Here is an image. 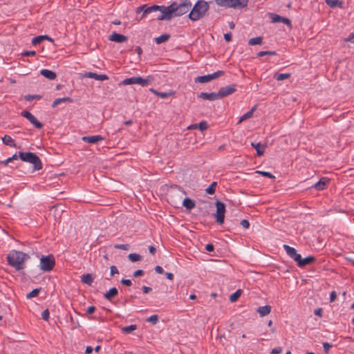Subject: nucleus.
Returning a JSON list of instances; mask_svg holds the SVG:
<instances>
[{
    "label": "nucleus",
    "instance_id": "f257e3e1",
    "mask_svg": "<svg viewBox=\"0 0 354 354\" xmlns=\"http://www.w3.org/2000/svg\"><path fill=\"white\" fill-rule=\"evenodd\" d=\"M192 3L190 0H183L180 3L173 2L169 6H162V13L153 18V19L170 20L173 15L182 16L191 8Z\"/></svg>",
    "mask_w": 354,
    "mask_h": 354
},
{
    "label": "nucleus",
    "instance_id": "f03ea898",
    "mask_svg": "<svg viewBox=\"0 0 354 354\" xmlns=\"http://www.w3.org/2000/svg\"><path fill=\"white\" fill-rule=\"evenodd\" d=\"M6 259L9 266L20 271L26 268L25 262L30 259V256L24 252L12 250L8 254Z\"/></svg>",
    "mask_w": 354,
    "mask_h": 354
},
{
    "label": "nucleus",
    "instance_id": "7ed1b4c3",
    "mask_svg": "<svg viewBox=\"0 0 354 354\" xmlns=\"http://www.w3.org/2000/svg\"><path fill=\"white\" fill-rule=\"evenodd\" d=\"M209 3L205 0H198L191 10L188 17L192 21H196L203 18L209 10Z\"/></svg>",
    "mask_w": 354,
    "mask_h": 354
},
{
    "label": "nucleus",
    "instance_id": "20e7f679",
    "mask_svg": "<svg viewBox=\"0 0 354 354\" xmlns=\"http://www.w3.org/2000/svg\"><path fill=\"white\" fill-rule=\"evenodd\" d=\"M19 158L24 162L32 164L35 171L40 170L43 167L39 157L35 153L19 151Z\"/></svg>",
    "mask_w": 354,
    "mask_h": 354
},
{
    "label": "nucleus",
    "instance_id": "39448f33",
    "mask_svg": "<svg viewBox=\"0 0 354 354\" xmlns=\"http://www.w3.org/2000/svg\"><path fill=\"white\" fill-rule=\"evenodd\" d=\"M215 2L220 6L241 9L248 6V0H215Z\"/></svg>",
    "mask_w": 354,
    "mask_h": 354
},
{
    "label": "nucleus",
    "instance_id": "423d86ee",
    "mask_svg": "<svg viewBox=\"0 0 354 354\" xmlns=\"http://www.w3.org/2000/svg\"><path fill=\"white\" fill-rule=\"evenodd\" d=\"M55 266V257L50 254L46 256H42L40 258L39 268L44 272H50L53 270Z\"/></svg>",
    "mask_w": 354,
    "mask_h": 354
},
{
    "label": "nucleus",
    "instance_id": "0eeeda50",
    "mask_svg": "<svg viewBox=\"0 0 354 354\" xmlns=\"http://www.w3.org/2000/svg\"><path fill=\"white\" fill-rule=\"evenodd\" d=\"M157 12L162 13V6L152 5L151 6H148L147 4H143L138 7L136 10V12L137 14L142 12L140 19L146 17L148 15H151V13Z\"/></svg>",
    "mask_w": 354,
    "mask_h": 354
},
{
    "label": "nucleus",
    "instance_id": "6e6552de",
    "mask_svg": "<svg viewBox=\"0 0 354 354\" xmlns=\"http://www.w3.org/2000/svg\"><path fill=\"white\" fill-rule=\"evenodd\" d=\"M153 80V77L151 75L147 76L146 78H142L141 77H132L130 78H126L122 82V84L123 85H129V84H140L142 86H147Z\"/></svg>",
    "mask_w": 354,
    "mask_h": 354
},
{
    "label": "nucleus",
    "instance_id": "1a4fd4ad",
    "mask_svg": "<svg viewBox=\"0 0 354 354\" xmlns=\"http://www.w3.org/2000/svg\"><path fill=\"white\" fill-rule=\"evenodd\" d=\"M215 205L216 207V211L214 214V216L216 218V222L221 225L224 223L225 204L221 201H216L215 202Z\"/></svg>",
    "mask_w": 354,
    "mask_h": 354
},
{
    "label": "nucleus",
    "instance_id": "9d476101",
    "mask_svg": "<svg viewBox=\"0 0 354 354\" xmlns=\"http://www.w3.org/2000/svg\"><path fill=\"white\" fill-rule=\"evenodd\" d=\"M224 75L223 71H217L216 72L203 76H198L194 79L196 83H206Z\"/></svg>",
    "mask_w": 354,
    "mask_h": 354
},
{
    "label": "nucleus",
    "instance_id": "9b49d317",
    "mask_svg": "<svg viewBox=\"0 0 354 354\" xmlns=\"http://www.w3.org/2000/svg\"><path fill=\"white\" fill-rule=\"evenodd\" d=\"M236 89L237 85L235 84H230L226 86L220 88L219 91H218L219 98L222 99L232 95L236 91Z\"/></svg>",
    "mask_w": 354,
    "mask_h": 354
},
{
    "label": "nucleus",
    "instance_id": "f8f14e48",
    "mask_svg": "<svg viewBox=\"0 0 354 354\" xmlns=\"http://www.w3.org/2000/svg\"><path fill=\"white\" fill-rule=\"evenodd\" d=\"M21 115L26 118L37 129H40L44 126V124L41 122L37 120V119L30 112L28 111H23L21 113Z\"/></svg>",
    "mask_w": 354,
    "mask_h": 354
},
{
    "label": "nucleus",
    "instance_id": "ddd939ff",
    "mask_svg": "<svg viewBox=\"0 0 354 354\" xmlns=\"http://www.w3.org/2000/svg\"><path fill=\"white\" fill-rule=\"evenodd\" d=\"M316 259L313 256H308L305 258H302L301 255L297 261V265L299 268H304L306 266L310 265L315 261Z\"/></svg>",
    "mask_w": 354,
    "mask_h": 354
},
{
    "label": "nucleus",
    "instance_id": "4468645a",
    "mask_svg": "<svg viewBox=\"0 0 354 354\" xmlns=\"http://www.w3.org/2000/svg\"><path fill=\"white\" fill-rule=\"evenodd\" d=\"M283 248L286 252L287 254L297 263L299 258H300L301 254L297 252L295 248L288 245H283Z\"/></svg>",
    "mask_w": 354,
    "mask_h": 354
},
{
    "label": "nucleus",
    "instance_id": "2eb2a0df",
    "mask_svg": "<svg viewBox=\"0 0 354 354\" xmlns=\"http://www.w3.org/2000/svg\"><path fill=\"white\" fill-rule=\"evenodd\" d=\"M270 18L272 19V22L273 23H283L289 26H291V21L286 17H281L279 15L274 13H270Z\"/></svg>",
    "mask_w": 354,
    "mask_h": 354
},
{
    "label": "nucleus",
    "instance_id": "dca6fc26",
    "mask_svg": "<svg viewBox=\"0 0 354 354\" xmlns=\"http://www.w3.org/2000/svg\"><path fill=\"white\" fill-rule=\"evenodd\" d=\"M128 37L124 35L117 33L115 32H113L109 37V39L111 41H115L117 43H122L127 40Z\"/></svg>",
    "mask_w": 354,
    "mask_h": 354
},
{
    "label": "nucleus",
    "instance_id": "f3484780",
    "mask_svg": "<svg viewBox=\"0 0 354 354\" xmlns=\"http://www.w3.org/2000/svg\"><path fill=\"white\" fill-rule=\"evenodd\" d=\"M198 97L202 98L203 100L214 101L220 99L218 93H201L198 95Z\"/></svg>",
    "mask_w": 354,
    "mask_h": 354
},
{
    "label": "nucleus",
    "instance_id": "a211bd4d",
    "mask_svg": "<svg viewBox=\"0 0 354 354\" xmlns=\"http://www.w3.org/2000/svg\"><path fill=\"white\" fill-rule=\"evenodd\" d=\"M104 139V138L100 135L83 136L82 138V140L84 142H87V143H91V144H95L100 141L103 140Z\"/></svg>",
    "mask_w": 354,
    "mask_h": 354
},
{
    "label": "nucleus",
    "instance_id": "6ab92c4d",
    "mask_svg": "<svg viewBox=\"0 0 354 354\" xmlns=\"http://www.w3.org/2000/svg\"><path fill=\"white\" fill-rule=\"evenodd\" d=\"M149 91L154 95L160 97V98H163V99L167 98L170 96H174L175 95V91H170L169 92H160L153 88H149Z\"/></svg>",
    "mask_w": 354,
    "mask_h": 354
},
{
    "label": "nucleus",
    "instance_id": "aec40b11",
    "mask_svg": "<svg viewBox=\"0 0 354 354\" xmlns=\"http://www.w3.org/2000/svg\"><path fill=\"white\" fill-rule=\"evenodd\" d=\"M118 294V290L115 287H113L109 290L104 295V298L108 301H111Z\"/></svg>",
    "mask_w": 354,
    "mask_h": 354
},
{
    "label": "nucleus",
    "instance_id": "412c9836",
    "mask_svg": "<svg viewBox=\"0 0 354 354\" xmlns=\"http://www.w3.org/2000/svg\"><path fill=\"white\" fill-rule=\"evenodd\" d=\"M329 180L327 178H322L313 187L317 190H324Z\"/></svg>",
    "mask_w": 354,
    "mask_h": 354
},
{
    "label": "nucleus",
    "instance_id": "4be33fe9",
    "mask_svg": "<svg viewBox=\"0 0 354 354\" xmlns=\"http://www.w3.org/2000/svg\"><path fill=\"white\" fill-rule=\"evenodd\" d=\"M41 75L46 77L48 80H53L56 78L57 74L55 72L48 70V69H42L40 71Z\"/></svg>",
    "mask_w": 354,
    "mask_h": 354
},
{
    "label": "nucleus",
    "instance_id": "5701e85b",
    "mask_svg": "<svg viewBox=\"0 0 354 354\" xmlns=\"http://www.w3.org/2000/svg\"><path fill=\"white\" fill-rule=\"evenodd\" d=\"M86 76L89 78H93L96 80H100V81L106 80L109 79V77L106 75L97 74V73H93V72L87 73Z\"/></svg>",
    "mask_w": 354,
    "mask_h": 354
},
{
    "label": "nucleus",
    "instance_id": "b1692460",
    "mask_svg": "<svg viewBox=\"0 0 354 354\" xmlns=\"http://www.w3.org/2000/svg\"><path fill=\"white\" fill-rule=\"evenodd\" d=\"M272 307L270 305L260 306L257 308V312L259 314L260 317H264L271 312Z\"/></svg>",
    "mask_w": 354,
    "mask_h": 354
},
{
    "label": "nucleus",
    "instance_id": "393cba45",
    "mask_svg": "<svg viewBox=\"0 0 354 354\" xmlns=\"http://www.w3.org/2000/svg\"><path fill=\"white\" fill-rule=\"evenodd\" d=\"M94 279L93 275L91 273L84 274L81 276V281L88 286H91Z\"/></svg>",
    "mask_w": 354,
    "mask_h": 354
},
{
    "label": "nucleus",
    "instance_id": "a878e982",
    "mask_svg": "<svg viewBox=\"0 0 354 354\" xmlns=\"http://www.w3.org/2000/svg\"><path fill=\"white\" fill-rule=\"evenodd\" d=\"M326 3L331 8H343L344 2L342 0H326Z\"/></svg>",
    "mask_w": 354,
    "mask_h": 354
},
{
    "label": "nucleus",
    "instance_id": "bb28decb",
    "mask_svg": "<svg viewBox=\"0 0 354 354\" xmlns=\"http://www.w3.org/2000/svg\"><path fill=\"white\" fill-rule=\"evenodd\" d=\"M183 205L188 210H191L195 207V201L190 198H185L183 201Z\"/></svg>",
    "mask_w": 354,
    "mask_h": 354
},
{
    "label": "nucleus",
    "instance_id": "cd10ccee",
    "mask_svg": "<svg viewBox=\"0 0 354 354\" xmlns=\"http://www.w3.org/2000/svg\"><path fill=\"white\" fill-rule=\"evenodd\" d=\"M251 146L256 149L257 156H261L265 151L266 146L261 145L260 142L251 143Z\"/></svg>",
    "mask_w": 354,
    "mask_h": 354
},
{
    "label": "nucleus",
    "instance_id": "c85d7f7f",
    "mask_svg": "<svg viewBox=\"0 0 354 354\" xmlns=\"http://www.w3.org/2000/svg\"><path fill=\"white\" fill-rule=\"evenodd\" d=\"M2 142L6 145L12 147H16L15 140L11 138V136H10L8 135H5L2 138Z\"/></svg>",
    "mask_w": 354,
    "mask_h": 354
},
{
    "label": "nucleus",
    "instance_id": "c756f323",
    "mask_svg": "<svg viewBox=\"0 0 354 354\" xmlns=\"http://www.w3.org/2000/svg\"><path fill=\"white\" fill-rule=\"evenodd\" d=\"M256 109V106H253L249 111L243 114L240 118L238 122V124L241 123L243 121L248 120L252 117L253 113Z\"/></svg>",
    "mask_w": 354,
    "mask_h": 354
},
{
    "label": "nucleus",
    "instance_id": "7c9ffc66",
    "mask_svg": "<svg viewBox=\"0 0 354 354\" xmlns=\"http://www.w3.org/2000/svg\"><path fill=\"white\" fill-rule=\"evenodd\" d=\"M170 35L167 33H165L163 35H161L160 36L156 37L154 39L155 42L157 44H160L162 43H164L165 41H167L170 38Z\"/></svg>",
    "mask_w": 354,
    "mask_h": 354
},
{
    "label": "nucleus",
    "instance_id": "2f4dec72",
    "mask_svg": "<svg viewBox=\"0 0 354 354\" xmlns=\"http://www.w3.org/2000/svg\"><path fill=\"white\" fill-rule=\"evenodd\" d=\"M263 38L261 37H257L251 38L248 41V44L250 46L260 45L262 44Z\"/></svg>",
    "mask_w": 354,
    "mask_h": 354
},
{
    "label": "nucleus",
    "instance_id": "473e14b6",
    "mask_svg": "<svg viewBox=\"0 0 354 354\" xmlns=\"http://www.w3.org/2000/svg\"><path fill=\"white\" fill-rule=\"evenodd\" d=\"M128 259L131 262H137L142 260V257L141 255L136 253H130L128 255Z\"/></svg>",
    "mask_w": 354,
    "mask_h": 354
},
{
    "label": "nucleus",
    "instance_id": "72a5a7b5",
    "mask_svg": "<svg viewBox=\"0 0 354 354\" xmlns=\"http://www.w3.org/2000/svg\"><path fill=\"white\" fill-rule=\"evenodd\" d=\"M242 290L241 289L237 290L230 296V301L231 302H235L241 295Z\"/></svg>",
    "mask_w": 354,
    "mask_h": 354
},
{
    "label": "nucleus",
    "instance_id": "f704fd0d",
    "mask_svg": "<svg viewBox=\"0 0 354 354\" xmlns=\"http://www.w3.org/2000/svg\"><path fill=\"white\" fill-rule=\"evenodd\" d=\"M290 75V73H275L274 75V78L277 81H281L289 78Z\"/></svg>",
    "mask_w": 354,
    "mask_h": 354
},
{
    "label": "nucleus",
    "instance_id": "c9c22d12",
    "mask_svg": "<svg viewBox=\"0 0 354 354\" xmlns=\"http://www.w3.org/2000/svg\"><path fill=\"white\" fill-rule=\"evenodd\" d=\"M216 185H217L216 182H212L211 183V185L207 188H206L205 192L208 194H214L216 191Z\"/></svg>",
    "mask_w": 354,
    "mask_h": 354
},
{
    "label": "nucleus",
    "instance_id": "e433bc0d",
    "mask_svg": "<svg viewBox=\"0 0 354 354\" xmlns=\"http://www.w3.org/2000/svg\"><path fill=\"white\" fill-rule=\"evenodd\" d=\"M41 290V288L33 289L31 292H30L29 293H28L26 295V298L31 299V298L37 297L39 295Z\"/></svg>",
    "mask_w": 354,
    "mask_h": 354
},
{
    "label": "nucleus",
    "instance_id": "4c0bfd02",
    "mask_svg": "<svg viewBox=\"0 0 354 354\" xmlns=\"http://www.w3.org/2000/svg\"><path fill=\"white\" fill-rule=\"evenodd\" d=\"M136 329H137V326L136 324H132L130 326L123 327L122 328V331L124 333H130L131 332H132Z\"/></svg>",
    "mask_w": 354,
    "mask_h": 354
},
{
    "label": "nucleus",
    "instance_id": "58836bf2",
    "mask_svg": "<svg viewBox=\"0 0 354 354\" xmlns=\"http://www.w3.org/2000/svg\"><path fill=\"white\" fill-rule=\"evenodd\" d=\"M41 95H26L24 96V99L26 100V101H32L33 100H40L41 99Z\"/></svg>",
    "mask_w": 354,
    "mask_h": 354
},
{
    "label": "nucleus",
    "instance_id": "ea45409f",
    "mask_svg": "<svg viewBox=\"0 0 354 354\" xmlns=\"http://www.w3.org/2000/svg\"><path fill=\"white\" fill-rule=\"evenodd\" d=\"M277 53L276 51H271V50H267V51H259L257 53L258 57H263L265 55H276Z\"/></svg>",
    "mask_w": 354,
    "mask_h": 354
},
{
    "label": "nucleus",
    "instance_id": "a19ab883",
    "mask_svg": "<svg viewBox=\"0 0 354 354\" xmlns=\"http://www.w3.org/2000/svg\"><path fill=\"white\" fill-rule=\"evenodd\" d=\"M198 129H200L201 131H203L208 128V124L206 121H201V122L197 124Z\"/></svg>",
    "mask_w": 354,
    "mask_h": 354
},
{
    "label": "nucleus",
    "instance_id": "79ce46f5",
    "mask_svg": "<svg viewBox=\"0 0 354 354\" xmlns=\"http://www.w3.org/2000/svg\"><path fill=\"white\" fill-rule=\"evenodd\" d=\"M256 173L261 175L262 176H264V177H268V178H274V176L272 175L271 173L268 172V171H256Z\"/></svg>",
    "mask_w": 354,
    "mask_h": 354
},
{
    "label": "nucleus",
    "instance_id": "37998d69",
    "mask_svg": "<svg viewBox=\"0 0 354 354\" xmlns=\"http://www.w3.org/2000/svg\"><path fill=\"white\" fill-rule=\"evenodd\" d=\"M147 322L156 324L158 322V316L157 315H153L147 319Z\"/></svg>",
    "mask_w": 354,
    "mask_h": 354
},
{
    "label": "nucleus",
    "instance_id": "c03bdc74",
    "mask_svg": "<svg viewBox=\"0 0 354 354\" xmlns=\"http://www.w3.org/2000/svg\"><path fill=\"white\" fill-rule=\"evenodd\" d=\"M114 248L128 250L130 248V245L129 244H116L114 245Z\"/></svg>",
    "mask_w": 354,
    "mask_h": 354
},
{
    "label": "nucleus",
    "instance_id": "a18cd8bd",
    "mask_svg": "<svg viewBox=\"0 0 354 354\" xmlns=\"http://www.w3.org/2000/svg\"><path fill=\"white\" fill-rule=\"evenodd\" d=\"M42 38L43 37H41V35H39V36L34 37L32 39V44L34 45V46H36V45L40 44L41 42L43 41V39Z\"/></svg>",
    "mask_w": 354,
    "mask_h": 354
},
{
    "label": "nucleus",
    "instance_id": "49530a36",
    "mask_svg": "<svg viewBox=\"0 0 354 354\" xmlns=\"http://www.w3.org/2000/svg\"><path fill=\"white\" fill-rule=\"evenodd\" d=\"M41 317L44 320L48 321L50 317V313L48 309L44 310L41 313Z\"/></svg>",
    "mask_w": 354,
    "mask_h": 354
},
{
    "label": "nucleus",
    "instance_id": "de8ad7c7",
    "mask_svg": "<svg viewBox=\"0 0 354 354\" xmlns=\"http://www.w3.org/2000/svg\"><path fill=\"white\" fill-rule=\"evenodd\" d=\"M110 277H113L115 274H118V270L115 266H111L110 267Z\"/></svg>",
    "mask_w": 354,
    "mask_h": 354
},
{
    "label": "nucleus",
    "instance_id": "09e8293b",
    "mask_svg": "<svg viewBox=\"0 0 354 354\" xmlns=\"http://www.w3.org/2000/svg\"><path fill=\"white\" fill-rule=\"evenodd\" d=\"M333 347V345L328 342L323 343L324 351L326 353H328L329 349Z\"/></svg>",
    "mask_w": 354,
    "mask_h": 354
},
{
    "label": "nucleus",
    "instance_id": "8fccbe9b",
    "mask_svg": "<svg viewBox=\"0 0 354 354\" xmlns=\"http://www.w3.org/2000/svg\"><path fill=\"white\" fill-rule=\"evenodd\" d=\"M58 100H59V103L61 104L62 102H73V100L72 98H71L70 97H62V98H57Z\"/></svg>",
    "mask_w": 354,
    "mask_h": 354
},
{
    "label": "nucleus",
    "instance_id": "3c124183",
    "mask_svg": "<svg viewBox=\"0 0 354 354\" xmlns=\"http://www.w3.org/2000/svg\"><path fill=\"white\" fill-rule=\"evenodd\" d=\"M23 56H35L36 55V52L34 50H26L21 54Z\"/></svg>",
    "mask_w": 354,
    "mask_h": 354
},
{
    "label": "nucleus",
    "instance_id": "603ef678",
    "mask_svg": "<svg viewBox=\"0 0 354 354\" xmlns=\"http://www.w3.org/2000/svg\"><path fill=\"white\" fill-rule=\"evenodd\" d=\"M144 274H145V272L142 270H137L136 271H135L133 272V276L134 277H138L144 275Z\"/></svg>",
    "mask_w": 354,
    "mask_h": 354
},
{
    "label": "nucleus",
    "instance_id": "864d4df0",
    "mask_svg": "<svg viewBox=\"0 0 354 354\" xmlns=\"http://www.w3.org/2000/svg\"><path fill=\"white\" fill-rule=\"evenodd\" d=\"M120 283L127 286H131L132 285V282L130 279H122Z\"/></svg>",
    "mask_w": 354,
    "mask_h": 354
},
{
    "label": "nucleus",
    "instance_id": "5fc2aeb1",
    "mask_svg": "<svg viewBox=\"0 0 354 354\" xmlns=\"http://www.w3.org/2000/svg\"><path fill=\"white\" fill-rule=\"evenodd\" d=\"M241 225L244 227V228H249L250 227V223L248 220L246 219H243L241 221Z\"/></svg>",
    "mask_w": 354,
    "mask_h": 354
},
{
    "label": "nucleus",
    "instance_id": "6e6d98bb",
    "mask_svg": "<svg viewBox=\"0 0 354 354\" xmlns=\"http://www.w3.org/2000/svg\"><path fill=\"white\" fill-rule=\"evenodd\" d=\"M337 298V293L335 291H332L330 295V301L333 302Z\"/></svg>",
    "mask_w": 354,
    "mask_h": 354
},
{
    "label": "nucleus",
    "instance_id": "4d7b16f0",
    "mask_svg": "<svg viewBox=\"0 0 354 354\" xmlns=\"http://www.w3.org/2000/svg\"><path fill=\"white\" fill-rule=\"evenodd\" d=\"M282 351V348L281 347H277V348H273L272 351H271V354H279L280 353H281Z\"/></svg>",
    "mask_w": 354,
    "mask_h": 354
},
{
    "label": "nucleus",
    "instance_id": "13d9d810",
    "mask_svg": "<svg viewBox=\"0 0 354 354\" xmlns=\"http://www.w3.org/2000/svg\"><path fill=\"white\" fill-rule=\"evenodd\" d=\"M224 39L227 42H230L232 41V34L231 32H227L224 35Z\"/></svg>",
    "mask_w": 354,
    "mask_h": 354
},
{
    "label": "nucleus",
    "instance_id": "bf43d9fd",
    "mask_svg": "<svg viewBox=\"0 0 354 354\" xmlns=\"http://www.w3.org/2000/svg\"><path fill=\"white\" fill-rule=\"evenodd\" d=\"M95 310L96 308L94 306H91L87 308L86 313L91 315L95 311Z\"/></svg>",
    "mask_w": 354,
    "mask_h": 354
},
{
    "label": "nucleus",
    "instance_id": "052dcab7",
    "mask_svg": "<svg viewBox=\"0 0 354 354\" xmlns=\"http://www.w3.org/2000/svg\"><path fill=\"white\" fill-rule=\"evenodd\" d=\"M205 250L207 252H212L214 250V246L212 243L207 244L206 246H205Z\"/></svg>",
    "mask_w": 354,
    "mask_h": 354
},
{
    "label": "nucleus",
    "instance_id": "680f3d73",
    "mask_svg": "<svg viewBox=\"0 0 354 354\" xmlns=\"http://www.w3.org/2000/svg\"><path fill=\"white\" fill-rule=\"evenodd\" d=\"M154 270L158 274H162L164 272L163 268L160 266H155Z\"/></svg>",
    "mask_w": 354,
    "mask_h": 354
},
{
    "label": "nucleus",
    "instance_id": "e2e57ef3",
    "mask_svg": "<svg viewBox=\"0 0 354 354\" xmlns=\"http://www.w3.org/2000/svg\"><path fill=\"white\" fill-rule=\"evenodd\" d=\"M172 188L177 189L178 191L181 192L183 194H186V192L183 190V189L177 185H174L171 186Z\"/></svg>",
    "mask_w": 354,
    "mask_h": 354
},
{
    "label": "nucleus",
    "instance_id": "0e129e2a",
    "mask_svg": "<svg viewBox=\"0 0 354 354\" xmlns=\"http://www.w3.org/2000/svg\"><path fill=\"white\" fill-rule=\"evenodd\" d=\"M142 290L145 294H147L148 292L151 291L152 289L150 287L143 286Z\"/></svg>",
    "mask_w": 354,
    "mask_h": 354
},
{
    "label": "nucleus",
    "instance_id": "69168bd1",
    "mask_svg": "<svg viewBox=\"0 0 354 354\" xmlns=\"http://www.w3.org/2000/svg\"><path fill=\"white\" fill-rule=\"evenodd\" d=\"M322 308H317L315 310V315L319 316V317H322Z\"/></svg>",
    "mask_w": 354,
    "mask_h": 354
},
{
    "label": "nucleus",
    "instance_id": "338daca9",
    "mask_svg": "<svg viewBox=\"0 0 354 354\" xmlns=\"http://www.w3.org/2000/svg\"><path fill=\"white\" fill-rule=\"evenodd\" d=\"M346 41L354 43V33H351Z\"/></svg>",
    "mask_w": 354,
    "mask_h": 354
},
{
    "label": "nucleus",
    "instance_id": "774afa93",
    "mask_svg": "<svg viewBox=\"0 0 354 354\" xmlns=\"http://www.w3.org/2000/svg\"><path fill=\"white\" fill-rule=\"evenodd\" d=\"M93 351V348L90 346H86V349H85V353L86 354H91Z\"/></svg>",
    "mask_w": 354,
    "mask_h": 354
}]
</instances>
